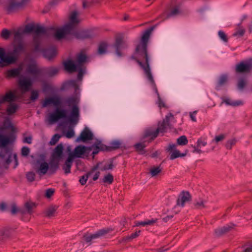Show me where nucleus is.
Instances as JSON below:
<instances>
[{"mask_svg":"<svg viewBox=\"0 0 252 252\" xmlns=\"http://www.w3.org/2000/svg\"><path fill=\"white\" fill-rule=\"evenodd\" d=\"M77 70L78 71L77 78L78 80H81L85 72V68H83V67H80V68H77Z\"/></svg>","mask_w":252,"mask_h":252,"instance_id":"nucleus-63","label":"nucleus"},{"mask_svg":"<svg viewBox=\"0 0 252 252\" xmlns=\"http://www.w3.org/2000/svg\"><path fill=\"white\" fill-rule=\"evenodd\" d=\"M168 127V126L167 125H166L162 122H161V123L159 122L158 123V127L156 129L158 130V133H164L166 132V129Z\"/></svg>","mask_w":252,"mask_h":252,"instance_id":"nucleus-48","label":"nucleus"},{"mask_svg":"<svg viewBox=\"0 0 252 252\" xmlns=\"http://www.w3.org/2000/svg\"><path fill=\"white\" fill-rule=\"evenodd\" d=\"M252 70V59L249 61H243L237 64L235 71L237 73H250Z\"/></svg>","mask_w":252,"mask_h":252,"instance_id":"nucleus-9","label":"nucleus"},{"mask_svg":"<svg viewBox=\"0 0 252 252\" xmlns=\"http://www.w3.org/2000/svg\"><path fill=\"white\" fill-rule=\"evenodd\" d=\"M25 48L22 42L15 44L12 51L5 53L4 48H0V60L5 65L15 63L20 55L25 52Z\"/></svg>","mask_w":252,"mask_h":252,"instance_id":"nucleus-3","label":"nucleus"},{"mask_svg":"<svg viewBox=\"0 0 252 252\" xmlns=\"http://www.w3.org/2000/svg\"><path fill=\"white\" fill-rule=\"evenodd\" d=\"M10 142V138L8 136L0 134V148L7 147L6 145Z\"/></svg>","mask_w":252,"mask_h":252,"instance_id":"nucleus-34","label":"nucleus"},{"mask_svg":"<svg viewBox=\"0 0 252 252\" xmlns=\"http://www.w3.org/2000/svg\"><path fill=\"white\" fill-rule=\"evenodd\" d=\"M27 72L33 75L35 78L41 73L42 70L37 68L36 64L33 63L28 65L27 68Z\"/></svg>","mask_w":252,"mask_h":252,"instance_id":"nucleus-20","label":"nucleus"},{"mask_svg":"<svg viewBox=\"0 0 252 252\" xmlns=\"http://www.w3.org/2000/svg\"><path fill=\"white\" fill-rule=\"evenodd\" d=\"M34 48V51L35 52H42L43 49H41L40 47V41L38 38L36 36H34L33 38Z\"/></svg>","mask_w":252,"mask_h":252,"instance_id":"nucleus-46","label":"nucleus"},{"mask_svg":"<svg viewBox=\"0 0 252 252\" xmlns=\"http://www.w3.org/2000/svg\"><path fill=\"white\" fill-rule=\"evenodd\" d=\"M109 152L116 150L118 149H126V147L120 140H114L110 142L108 146Z\"/></svg>","mask_w":252,"mask_h":252,"instance_id":"nucleus-22","label":"nucleus"},{"mask_svg":"<svg viewBox=\"0 0 252 252\" xmlns=\"http://www.w3.org/2000/svg\"><path fill=\"white\" fill-rule=\"evenodd\" d=\"M39 96V93L37 91L33 90L31 92L30 99L32 101L36 100Z\"/></svg>","mask_w":252,"mask_h":252,"instance_id":"nucleus-62","label":"nucleus"},{"mask_svg":"<svg viewBox=\"0 0 252 252\" xmlns=\"http://www.w3.org/2000/svg\"><path fill=\"white\" fill-rule=\"evenodd\" d=\"M188 140L187 138V137L185 135H182L180 137H179L177 139V145H181V146H184L188 144Z\"/></svg>","mask_w":252,"mask_h":252,"instance_id":"nucleus-44","label":"nucleus"},{"mask_svg":"<svg viewBox=\"0 0 252 252\" xmlns=\"http://www.w3.org/2000/svg\"><path fill=\"white\" fill-rule=\"evenodd\" d=\"M236 140L235 139H231L227 141L225 144V147L227 149H231L233 146L235 145Z\"/></svg>","mask_w":252,"mask_h":252,"instance_id":"nucleus-59","label":"nucleus"},{"mask_svg":"<svg viewBox=\"0 0 252 252\" xmlns=\"http://www.w3.org/2000/svg\"><path fill=\"white\" fill-rule=\"evenodd\" d=\"M181 4L180 3L177 4L175 6L171 8L170 13L168 16H176L180 14L181 13Z\"/></svg>","mask_w":252,"mask_h":252,"instance_id":"nucleus-36","label":"nucleus"},{"mask_svg":"<svg viewBox=\"0 0 252 252\" xmlns=\"http://www.w3.org/2000/svg\"><path fill=\"white\" fill-rule=\"evenodd\" d=\"M35 26L33 24H28L26 25L24 29L23 30L24 32L25 33H32L34 32Z\"/></svg>","mask_w":252,"mask_h":252,"instance_id":"nucleus-49","label":"nucleus"},{"mask_svg":"<svg viewBox=\"0 0 252 252\" xmlns=\"http://www.w3.org/2000/svg\"><path fill=\"white\" fill-rule=\"evenodd\" d=\"M108 45L105 42H101L99 43L98 47V53L100 55H103L106 53Z\"/></svg>","mask_w":252,"mask_h":252,"instance_id":"nucleus-39","label":"nucleus"},{"mask_svg":"<svg viewBox=\"0 0 252 252\" xmlns=\"http://www.w3.org/2000/svg\"><path fill=\"white\" fill-rule=\"evenodd\" d=\"M114 181L113 176L111 173H108L105 175L102 179V181L104 183H108V184H111Z\"/></svg>","mask_w":252,"mask_h":252,"instance_id":"nucleus-47","label":"nucleus"},{"mask_svg":"<svg viewBox=\"0 0 252 252\" xmlns=\"http://www.w3.org/2000/svg\"><path fill=\"white\" fill-rule=\"evenodd\" d=\"M110 231H112V229L107 228L99 230L93 234H90L89 233H86L83 235V239L86 243H90L93 239H96L101 236H104L109 233Z\"/></svg>","mask_w":252,"mask_h":252,"instance_id":"nucleus-8","label":"nucleus"},{"mask_svg":"<svg viewBox=\"0 0 252 252\" xmlns=\"http://www.w3.org/2000/svg\"><path fill=\"white\" fill-rule=\"evenodd\" d=\"M24 33L23 30H18L16 31L14 33V40L22 42V36Z\"/></svg>","mask_w":252,"mask_h":252,"instance_id":"nucleus-43","label":"nucleus"},{"mask_svg":"<svg viewBox=\"0 0 252 252\" xmlns=\"http://www.w3.org/2000/svg\"><path fill=\"white\" fill-rule=\"evenodd\" d=\"M177 145L175 144H169L168 147H166L165 151L171 154L170 159L173 160L179 157H185L187 154V151L185 153H180V151L176 149Z\"/></svg>","mask_w":252,"mask_h":252,"instance_id":"nucleus-10","label":"nucleus"},{"mask_svg":"<svg viewBox=\"0 0 252 252\" xmlns=\"http://www.w3.org/2000/svg\"><path fill=\"white\" fill-rule=\"evenodd\" d=\"M171 119H174L173 115L170 113L168 115H166L165 119L162 121V123L167 125L169 127H170V120Z\"/></svg>","mask_w":252,"mask_h":252,"instance_id":"nucleus-51","label":"nucleus"},{"mask_svg":"<svg viewBox=\"0 0 252 252\" xmlns=\"http://www.w3.org/2000/svg\"><path fill=\"white\" fill-rule=\"evenodd\" d=\"M87 149L91 150L90 148H88L84 146L79 145L77 146L74 150V152L68 154V156L73 159L74 158H81L82 156L85 154Z\"/></svg>","mask_w":252,"mask_h":252,"instance_id":"nucleus-13","label":"nucleus"},{"mask_svg":"<svg viewBox=\"0 0 252 252\" xmlns=\"http://www.w3.org/2000/svg\"><path fill=\"white\" fill-rule=\"evenodd\" d=\"M79 13L77 11H72L69 16L68 23L65 25L63 28L57 30L54 36L56 39L61 40L66 37V32H73L80 22L78 18Z\"/></svg>","mask_w":252,"mask_h":252,"instance_id":"nucleus-4","label":"nucleus"},{"mask_svg":"<svg viewBox=\"0 0 252 252\" xmlns=\"http://www.w3.org/2000/svg\"><path fill=\"white\" fill-rule=\"evenodd\" d=\"M47 32V29L39 25L35 26L34 32L36 35L45 34Z\"/></svg>","mask_w":252,"mask_h":252,"instance_id":"nucleus-41","label":"nucleus"},{"mask_svg":"<svg viewBox=\"0 0 252 252\" xmlns=\"http://www.w3.org/2000/svg\"><path fill=\"white\" fill-rule=\"evenodd\" d=\"M154 29V27H151L145 31L141 37V43L136 46L134 54L130 57V59L135 61L143 69L148 79L152 85L155 84L150 68L147 44Z\"/></svg>","mask_w":252,"mask_h":252,"instance_id":"nucleus-1","label":"nucleus"},{"mask_svg":"<svg viewBox=\"0 0 252 252\" xmlns=\"http://www.w3.org/2000/svg\"><path fill=\"white\" fill-rule=\"evenodd\" d=\"M94 146H96L97 149H98L100 151L109 152L108 146L102 144L100 141L97 140L94 143Z\"/></svg>","mask_w":252,"mask_h":252,"instance_id":"nucleus-38","label":"nucleus"},{"mask_svg":"<svg viewBox=\"0 0 252 252\" xmlns=\"http://www.w3.org/2000/svg\"><path fill=\"white\" fill-rule=\"evenodd\" d=\"M3 125L6 127V128L13 129V126L9 118L6 117L3 121Z\"/></svg>","mask_w":252,"mask_h":252,"instance_id":"nucleus-54","label":"nucleus"},{"mask_svg":"<svg viewBox=\"0 0 252 252\" xmlns=\"http://www.w3.org/2000/svg\"><path fill=\"white\" fill-rule=\"evenodd\" d=\"M87 56L85 51L82 50L76 56L75 63L77 65V68H80L83 66L84 64L87 62Z\"/></svg>","mask_w":252,"mask_h":252,"instance_id":"nucleus-19","label":"nucleus"},{"mask_svg":"<svg viewBox=\"0 0 252 252\" xmlns=\"http://www.w3.org/2000/svg\"><path fill=\"white\" fill-rule=\"evenodd\" d=\"M68 35H71L78 39H85L91 37V34L90 32L86 30H77L75 29L73 32H67L66 37Z\"/></svg>","mask_w":252,"mask_h":252,"instance_id":"nucleus-11","label":"nucleus"},{"mask_svg":"<svg viewBox=\"0 0 252 252\" xmlns=\"http://www.w3.org/2000/svg\"><path fill=\"white\" fill-rule=\"evenodd\" d=\"M61 136L59 134H55L51 139L49 144L50 145H55L59 140Z\"/></svg>","mask_w":252,"mask_h":252,"instance_id":"nucleus-57","label":"nucleus"},{"mask_svg":"<svg viewBox=\"0 0 252 252\" xmlns=\"http://www.w3.org/2000/svg\"><path fill=\"white\" fill-rule=\"evenodd\" d=\"M223 102H224L227 105H231L233 106H237L243 104L242 101L240 100L233 101L229 98L223 99Z\"/></svg>","mask_w":252,"mask_h":252,"instance_id":"nucleus-42","label":"nucleus"},{"mask_svg":"<svg viewBox=\"0 0 252 252\" xmlns=\"http://www.w3.org/2000/svg\"><path fill=\"white\" fill-rule=\"evenodd\" d=\"M243 252H252V243L248 242L244 246Z\"/></svg>","mask_w":252,"mask_h":252,"instance_id":"nucleus-61","label":"nucleus"},{"mask_svg":"<svg viewBox=\"0 0 252 252\" xmlns=\"http://www.w3.org/2000/svg\"><path fill=\"white\" fill-rule=\"evenodd\" d=\"M20 73L19 68H13L6 71V76L7 78H14L18 76Z\"/></svg>","mask_w":252,"mask_h":252,"instance_id":"nucleus-33","label":"nucleus"},{"mask_svg":"<svg viewBox=\"0 0 252 252\" xmlns=\"http://www.w3.org/2000/svg\"><path fill=\"white\" fill-rule=\"evenodd\" d=\"M146 145L144 143H137L134 145L135 151L139 154L143 155L145 153L144 148Z\"/></svg>","mask_w":252,"mask_h":252,"instance_id":"nucleus-37","label":"nucleus"},{"mask_svg":"<svg viewBox=\"0 0 252 252\" xmlns=\"http://www.w3.org/2000/svg\"><path fill=\"white\" fill-rule=\"evenodd\" d=\"M24 208L27 213L31 215L33 212V209L36 208V205L34 203L27 202L25 203Z\"/></svg>","mask_w":252,"mask_h":252,"instance_id":"nucleus-35","label":"nucleus"},{"mask_svg":"<svg viewBox=\"0 0 252 252\" xmlns=\"http://www.w3.org/2000/svg\"><path fill=\"white\" fill-rule=\"evenodd\" d=\"M45 74L49 77H53L57 75L59 71L58 68L51 66L43 69Z\"/></svg>","mask_w":252,"mask_h":252,"instance_id":"nucleus-30","label":"nucleus"},{"mask_svg":"<svg viewBox=\"0 0 252 252\" xmlns=\"http://www.w3.org/2000/svg\"><path fill=\"white\" fill-rule=\"evenodd\" d=\"M191 196L188 191H183L179 194L177 200V205L182 207H184L185 203L190 201Z\"/></svg>","mask_w":252,"mask_h":252,"instance_id":"nucleus-12","label":"nucleus"},{"mask_svg":"<svg viewBox=\"0 0 252 252\" xmlns=\"http://www.w3.org/2000/svg\"><path fill=\"white\" fill-rule=\"evenodd\" d=\"M157 221V219H152L151 220H147L143 221H138L135 223V226H138L139 225L145 226L146 225H151L154 223H156Z\"/></svg>","mask_w":252,"mask_h":252,"instance_id":"nucleus-40","label":"nucleus"},{"mask_svg":"<svg viewBox=\"0 0 252 252\" xmlns=\"http://www.w3.org/2000/svg\"><path fill=\"white\" fill-rule=\"evenodd\" d=\"M90 176V173L87 172L86 174L80 177L79 180L80 184L82 186L85 185Z\"/></svg>","mask_w":252,"mask_h":252,"instance_id":"nucleus-53","label":"nucleus"},{"mask_svg":"<svg viewBox=\"0 0 252 252\" xmlns=\"http://www.w3.org/2000/svg\"><path fill=\"white\" fill-rule=\"evenodd\" d=\"M66 85L73 88L75 90L78 89V86L75 80H69L66 83Z\"/></svg>","mask_w":252,"mask_h":252,"instance_id":"nucleus-58","label":"nucleus"},{"mask_svg":"<svg viewBox=\"0 0 252 252\" xmlns=\"http://www.w3.org/2000/svg\"><path fill=\"white\" fill-rule=\"evenodd\" d=\"M73 159L68 156L67 158L65 161V163L63 167L65 174H68L70 172V169L72 165Z\"/></svg>","mask_w":252,"mask_h":252,"instance_id":"nucleus-31","label":"nucleus"},{"mask_svg":"<svg viewBox=\"0 0 252 252\" xmlns=\"http://www.w3.org/2000/svg\"><path fill=\"white\" fill-rule=\"evenodd\" d=\"M124 44V42L122 37H119L116 39L114 47L116 50L117 55L119 57L122 56V54L120 50L123 48Z\"/></svg>","mask_w":252,"mask_h":252,"instance_id":"nucleus-24","label":"nucleus"},{"mask_svg":"<svg viewBox=\"0 0 252 252\" xmlns=\"http://www.w3.org/2000/svg\"><path fill=\"white\" fill-rule=\"evenodd\" d=\"M234 226V224H231L230 225H226L222 227L218 228L214 230L215 235L217 237H220L231 231Z\"/></svg>","mask_w":252,"mask_h":252,"instance_id":"nucleus-18","label":"nucleus"},{"mask_svg":"<svg viewBox=\"0 0 252 252\" xmlns=\"http://www.w3.org/2000/svg\"><path fill=\"white\" fill-rule=\"evenodd\" d=\"M158 135V130L156 129L155 130H152L150 129H146L143 135V138L147 137H150L151 140H154Z\"/></svg>","mask_w":252,"mask_h":252,"instance_id":"nucleus-28","label":"nucleus"},{"mask_svg":"<svg viewBox=\"0 0 252 252\" xmlns=\"http://www.w3.org/2000/svg\"><path fill=\"white\" fill-rule=\"evenodd\" d=\"M161 168L160 166H154L152 167L150 170V173L152 177H154L158 175L161 172Z\"/></svg>","mask_w":252,"mask_h":252,"instance_id":"nucleus-45","label":"nucleus"},{"mask_svg":"<svg viewBox=\"0 0 252 252\" xmlns=\"http://www.w3.org/2000/svg\"><path fill=\"white\" fill-rule=\"evenodd\" d=\"M140 233V230L136 231L130 235L124 237V240L127 242L130 241L131 240L137 237L139 235Z\"/></svg>","mask_w":252,"mask_h":252,"instance_id":"nucleus-50","label":"nucleus"},{"mask_svg":"<svg viewBox=\"0 0 252 252\" xmlns=\"http://www.w3.org/2000/svg\"><path fill=\"white\" fill-rule=\"evenodd\" d=\"M65 102L68 107H71L70 115L68 118L70 123L76 125L79 119V108L78 106L79 100L75 96H71L65 99Z\"/></svg>","mask_w":252,"mask_h":252,"instance_id":"nucleus-5","label":"nucleus"},{"mask_svg":"<svg viewBox=\"0 0 252 252\" xmlns=\"http://www.w3.org/2000/svg\"><path fill=\"white\" fill-rule=\"evenodd\" d=\"M64 67L65 70L69 72H73L77 70V65L71 60L66 61L63 63Z\"/></svg>","mask_w":252,"mask_h":252,"instance_id":"nucleus-23","label":"nucleus"},{"mask_svg":"<svg viewBox=\"0 0 252 252\" xmlns=\"http://www.w3.org/2000/svg\"><path fill=\"white\" fill-rule=\"evenodd\" d=\"M63 144L60 143L54 149L51 157L61 159L63 157Z\"/></svg>","mask_w":252,"mask_h":252,"instance_id":"nucleus-21","label":"nucleus"},{"mask_svg":"<svg viewBox=\"0 0 252 252\" xmlns=\"http://www.w3.org/2000/svg\"><path fill=\"white\" fill-rule=\"evenodd\" d=\"M11 34V32L6 29H4L1 31L0 36L1 37L5 39H8Z\"/></svg>","mask_w":252,"mask_h":252,"instance_id":"nucleus-52","label":"nucleus"},{"mask_svg":"<svg viewBox=\"0 0 252 252\" xmlns=\"http://www.w3.org/2000/svg\"><path fill=\"white\" fill-rule=\"evenodd\" d=\"M29 0H0V6L2 4L4 10L8 14L14 13L22 9Z\"/></svg>","mask_w":252,"mask_h":252,"instance_id":"nucleus-6","label":"nucleus"},{"mask_svg":"<svg viewBox=\"0 0 252 252\" xmlns=\"http://www.w3.org/2000/svg\"><path fill=\"white\" fill-rule=\"evenodd\" d=\"M18 108V105L15 103H9L6 109V113L8 115H11L14 114Z\"/></svg>","mask_w":252,"mask_h":252,"instance_id":"nucleus-32","label":"nucleus"},{"mask_svg":"<svg viewBox=\"0 0 252 252\" xmlns=\"http://www.w3.org/2000/svg\"><path fill=\"white\" fill-rule=\"evenodd\" d=\"M36 163L39 165L36 169V173L40 176L46 174L49 169V164L45 161H42L41 159H37Z\"/></svg>","mask_w":252,"mask_h":252,"instance_id":"nucleus-15","label":"nucleus"},{"mask_svg":"<svg viewBox=\"0 0 252 252\" xmlns=\"http://www.w3.org/2000/svg\"><path fill=\"white\" fill-rule=\"evenodd\" d=\"M218 35L220 37V38L223 40L224 42H227L228 39L227 38V36L226 34L225 33V32L222 31H220L218 32Z\"/></svg>","mask_w":252,"mask_h":252,"instance_id":"nucleus-60","label":"nucleus"},{"mask_svg":"<svg viewBox=\"0 0 252 252\" xmlns=\"http://www.w3.org/2000/svg\"><path fill=\"white\" fill-rule=\"evenodd\" d=\"M58 208V206L57 205H50L45 211V216L51 218L56 216L57 210Z\"/></svg>","mask_w":252,"mask_h":252,"instance_id":"nucleus-25","label":"nucleus"},{"mask_svg":"<svg viewBox=\"0 0 252 252\" xmlns=\"http://www.w3.org/2000/svg\"><path fill=\"white\" fill-rule=\"evenodd\" d=\"M52 104L57 108L48 116V121L50 124H53L61 119L66 118V110L58 107H61L62 104L61 99L59 96H54L46 97L42 102V107H47Z\"/></svg>","mask_w":252,"mask_h":252,"instance_id":"nucleus-2","label":"nucleus"},{"mask_svg":"<svg viewBox=\"0 0 252 252\" xmlns=\"http://www.w3.org/2000/svg\"><path fill=\"white\" fill-rule=\"evenodd\" d=\"M12 151L9 147H5L0 151V166L7 168L11 162Z\"/></svg>","mask_w":252,"mask_h":252,"instance_id":"nucleus-7","label":"nucleus"},{"mask_svg":"<svg viewBox=\"0 0 252 252\" xmlns=\"http://www.w3.org/2000/svg\"><path fill=\"white\" fill-rule=\"evenodd\" d=\"M16 98V95L13 93L9 92L2 97L1 100L0 101V103L5 102H10L14 101Z\"/></svg>","mask_w":252,"mask_h":252,"instance_id":"nucleus-29","label":"nucleus"},{"mask_svg":"<svg viewBox=\"0 0 252 252\" xmlns=\"http://www.w3.org/2000/svg\"><path fill=\"white\" fill-rule=\"evenodd\" d=\"M61 159L51 157L49 166V169L54 173L59 167V162Z\"/></svg>","mask_w":252,"mask_h":252,"instance_id":"nucleus-26","label":"nucleus"},{"mask_svg":"<svg viewBox=\"0 0 252 252\" xmlns=\"http://www.w3.org/2000/svg\"><path fill=\"white\" fill-rule=\"evenodd\" d=\"M35 174L32 172H28L26 174L27 180L30 182H32L35 180Z\"/></svg>","mask_w":252,"mask_h":252,"instance_id":"nucleus-55","label":"nucleus"},{"mask_svg":"<svg viewBox=\"0 0 252 252\" xmlns=\"http://www.w3.org/2000/svg\"><path fill=\"white\" fill-rule=\"evenodd\" d=\"M228 81V76L226 74H222L220 76L216 85V89L220 90V88L226 84Z\"/></svg>","mask_w":252,"mask_h":252,"instance_id":"nucleus-27","label":"nucleus"},{"mask_svg":"<svg viewBox=\"0 0 252 252\" xmlns=\"http://www.w3.org/2000/svg\"><path fill=\"white\" fill-rule=\"evenodd\" d=\"M194 205L195 207L197 209H202L205 208V206L204 205V201L202 199H200L199 200L196 201Z\"/></svg>","mask_w":252,"mask_h":252,"instance_id":"nucleus-56","label":"nucleus"},{"mask_svg":"<svg viewBox=\"0 0 252 252\" xmlns=\"http://www.w3.org/2000/svg\"><path fill=\"white\" fill-rule=\"evenodd\" d=\"M42 52L44 57L49 61H51L57 55V51L55 47L44 49L42 50Z\"/></svg>","mask_w":252,"mask_h":252,"instance_id":"nucleus-17","label":"nucleus"},{"mask_svg":"<svg viewBox=\"0 0 252 252\" xmlns=\"http://www.w3.org/2000/svg\"><path fill=\"white\" fill-rule=\"evenodd\" d=\"M93 134L91 130L86 127L81 132L80 136L77 138V141L86 142L88 140H91L93 139Z\"/></svg>","mask_w":252,"mask_h":252,"instance_id":"nucleus-16","label":"nucleus"},{"mask_svg":"<svg viewBox=\"0 0 252 252\" xmlns=\"http://www.w3.org/2000/svg\"><path fill=\"white\" fill-rule=\"evenodd\" d=\"M30 153V149L27 147H23L21 149V155L22 156L26 157Z\"/></svg>","mask_w":252,"mask_h":252,"instance_id":"nucleus-64","label":"nucleus"},{"mask_svg":"<svg viewBox=\"0 0 252 252\" xmlns=\"http://www.w3.org/2000/svg\"><path fill=\"white\" fill-rule=\"evenodd\" d=\"M18 84L23 93H26L30 90L32 82L30 78L23 77L19 80Z\"/></svg>","mask_w":252,"mask_h":252,"instance_id":"nucleus-14","label":"nucleus"}]
</instances>
